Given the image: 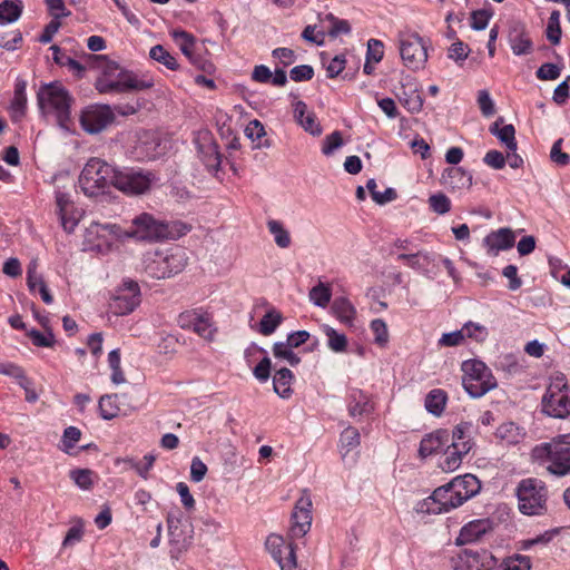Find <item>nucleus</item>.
Segmentation results:
<instances>
[{"label": "nucleus", "mask_w": 570, "mask_h": 570, "mask_svg": "<svg viewBox=\"0 0 570 570\" xmlns=\"http://www.w3.org/2000/svg\"><path fill=\"white\" fill-rule=\"evenodd\" d=\"M189 226L181 222L156 219L149 213H141L132 218L128 228L121 227L122 237L142 242H158L178 238L189 232Z\"/></svg>", "instance_id": "f257e3e1"}, {"label": "nucleus", "mask_w": 570, "mask_h": 570, "mask_svg": "<svg viewBox=\"0 0 570 570\" xmlns=\"http://www.w3.org/2000/svg\"><path fill=\"white\" fill-rule=\"evenodd\" d=\"M481 489L480 481L473 474H464L454 478L449 483L439 487L429 498L436 507H430L433 513H444L462 505L466 500L474 497Z\"/></svg>", "instance_id": "f03ea898"}, {"label": "nucleus", "mask_w": 570, "mask_h": 570, "mask_svg": "<svg viewBox=\"0 0 570 570\" xmlns=\"http://www.w3.org/2000/svg\"><path fill=\"white\" fill-rule=\"evenodd\" d=\"M39 109L42 114L53 112L61 128L68 129L72 98L59 82L45 83L37 92Z\"/></svg>", "instance_id": "7ed1b4c3"}, {"label": "nucleus", "mask_w": 570, "mask_h": 570, "mask_svg": "<svg viewBox=\"0 0 570 570\" xmlns=\"http://www.w3.org/2000/svg\"><path fill=\"white\" fill-rule=\"evenodd\" d=\"M117 170L100 158H90L85 165L79 186L89 197L104 194L110 186H115Z\"/></svg>", "instance_id": "20e7f679"}, {"label": "nucleus", "mask_w": 570, "mask_h": 570, "mask_svg": "<svg viewBox=\"0 0 570 570\" xmlns=\"http://www.w3.org/2000/svg\"><path fill=\"white\" fill-rule=\"evenodd\" d=\"M534 460L548 463L547 469L556 475L570 472V435H562L532 450Z\"/></svg>", "instance_id": "39448f33"}, {"label": "nucleus", "mask_w": 570, "mask_h": 570, "mask_svg": "<svg viewBox=\"0 0 570 570\" xmlns=\"http://www.w3.org/2000/svg\"><path fill=\"white\" fill-rule=\"evenodd\" d=\"M462 384L466 393L476 399L497 387L498 383L491 370L479 360L462 363Z\"/></svg>", "instance_id": "423d86ee"}, {"label": "nucleus", "mask_w": 570, "mask_h": 570, "mask_svg": "<svg viewBox=\"0 0 570 570\" xmlns=\"http://www.w3.org/2000/svg\"><path fill=\"white\" fill-rule=\"evenodd\" d=\"M517 497L522 514L542 515L547 512L548 490L541 480L529 478L520 481Z\"/></svg>", "instance_id": "0eeeda50"}, {"label": "nucleus", "mask_w": 570, "mask_h": 570, "mask_svg": "<svg viewBox=\"0 0 570 570\" xmlns=\"http://www.w3.org/2000/svg\"><path fill=\"white\" fill-rule=\"evenodd\" d=\"M542 412L556 419L570 415V386L562 373H557L542 399Z\"/></svg>", "instance_id": "6e6552de"}, {"label": "nucleus", "mask_w": 570, "mask_h": 570, "mask_svg": "<svg viewBox=\"0 0 570 570\" xmlns=\"http://www.w3.org/2000/svg\"><path fill=\"white\" fill-rule=\"evenodd\" d=\"M399 49L404 66L413 71L423 69L428 61V49L416 32H400Z\"/></svg>", "instance_id": "1a4fd4ad"}, {"label": "nucleus", "mask_w": 570, "mask_h": 570, "mask_svg": "<svg viewBox=\"0 0 570 570\" xmlns=\"http://www.w3.org/2000/svg\"><path fill=\"white\" fill-rule=\"evenodd\" d=\"M114 181L117 189L126 194L139 195L149 190L156 181V176L151 171L126 168L117 170V178Z\"/></svg>", "instance_id": "9d476101"}, {"label": "nucleus", "mask_w": 570, "mask_h": 570, "mask_svg": "<svg viewBox=\"0 0 570 570\" xmlns=\"http://www.w3.org/2000/svg\"><path fill=\"white\" fill-rule=\"evenodd\" d=\"M453 570H492L497 559L488 550L464 549L450 560Z\"/></svg>", "instance_id": "9b49d317"}, {"label": "nucleus", "mask_w": 570, "mask_h": 570, "mask_svg": "<svg viewBox=\"0 0 570 570\" xmlns=\"http://www.w3.org/2000/svg\"><path fill=\"white\" fill-rule=\"evenodd\" d=\"M109 235L122 238L121 226L116 224H99L92 222L85 232V240L87 249L104 253L109 249Z\"/></svg>", "instance_id": "f8f14e48"}, {"label": "nucleus", "mask_w": 570, "mask_h": 570, "mask_svg": "<svg viewBox=\"0 0 570 570\" xmlns=\"http://www.w3.org/2000/svg\"><path fill=\"white\" fill-rule=\"evenodd\" d=\"M312 524V500L311 497L303 492L302 497L296 501L292 513L291 537L295 539L303 538L311 529Z\"/></svg>", "instance_id": "ddd939ff"}, {"label": "nucleus", "mask_w": 570, "mask_h": 570, "mask_svg": "<svg viewBox=\"0 0 570 570\" xmlns=\"http://www.w3.org/2000/svg\"><path fill=\"white\" fill-rule=\"evenodd\" d=\"M140 303V288L134 281H127L118 291L110 303V309L116 315H127L131 313Z\"/></svg>", "instance_id": "4468645a"}, {"label": "nucleus", "mask_w": 570, "mask_h": 570, "mask_svg": "<svg viewBox=\"0 0 570 570\" xmlns=\"http://www.w3.org/2000/svg\"><path fill=\"white\" fill-rule=\"evenodd\" d=\"M265 547L281 570H295L296 556L292 543H286L282 537L272 534L267 537Z\"/></svg>", "instance_id": "2eb2a0df"}, {"label": "nucleus", "mask_w": 570, "mask_h": 570, "mask_svg": "<svg viewBox=\"0 0 570 570\" xmlns=\"http://www.w3.org/2000/svg\"><path fill=\"white\" fill-rule=\"evenodd\" d=\"M178 325L184 330H193L200 337L212 341L216 333V327L208 314H202L194 311L184 312L178 316Z\"/></svg>", "instance_id": "dca6fc26"}, {"label": "nucleus", "mask_w": 570, "mask_h": 570, "mask_svg": "<svg viewBox=\"0 0 570 570\" xmlns=\"http://www.w3.org/2000/svg\"><path fill=\"white\" fill-rule=\"evenodd\" d=\"M115 119L108 105H98L86 110L80 118L82 128L89 134H98L107 128Z\"/></svg>", "instance_id": "f3484780"}, {"label": "nucleus", "mask_w": 570, "mask_h": 570, "mask_svg": "<svg viewBox=\"0 0 570 570\" xmlns=\"http://www.w3.org/2000/svg\"><path fill=\"white\" fill-rule=\"evenodd\" d=\"M167 524L169 542L173 546L171 553H180L187 550L193 541L191 525L171 514L167 518Z\"/></svg>", "instance_id": "a211bd4d"}, {"label": "nucleus", "mask_w": 570, "mask_h": 570, "mask_svg": "<svg viewBox=\"0 0 570 570\" xmlns=\"http://www.w3.org/2000/svg\"><path fill=\"white\" fill-rule=\"evenodd\" d=\"M508 42L515 56H525L533 50V43L524 23L518 20L509 21Z\"/></svg>", "instance_id": "6ab92c4d"}, {"label": "nucleus", "mask_w": 570, "mask_h": 570, "mask_svg": "<svg viewBox=\"0 0 570 570\" xmlns=\"http://www.w3.org/2000/svg\"><path fill=\"white\" fill-rule=\"evenodd\" d=\"M515 233L509 227H502L498 230L489 233L484 239L483 245L491 256H497L501 250L510 249L514 246Z\"/></svg>", "instance_id": "aec40b11"}, {"label": "nucleus", "mask_w": 570, "mask_h": 570, "mask_svg": "<svg viewBox=\"0 0 570 570\" xmlns=\"http://www.w3.org/2000/svg\"><path fill=\"white\" fill-rule=\"evenodd\" d=\"M198 153L208 171L218 177L220 154L209 135L205 134L198 139Z\"/></svg>", "instance_id": "412c9836"}, {"label": "nucleus", "mask_w": 570, "mask_h": 570, "mask_svg": "<svg viewBox=\"0 0 570 570\" xmlns=\"http://www.w3.org/2000/svg\"><path fill=\"white\" fill-rule=\"evenodd\" d=\"M450 442V432L445 429H439L426 434L420 442L419 454L428 458L444 451Z\"/></svg>", "instance_id": "4be33fe9"}, {"label": "nucleus", "mask_w": 570, "mask_h": 570, "mask_svg": "<svg viewBox=\"0 0 570 570\" xmlns=\"http://www.w3.org/2000/svg\"><path fill=\"white\" fill-rule=\"evenodd\" d=\"M293 116L295 121L309 135L317 137L322 134L323 129L316 115L308 110L304 101L297 100L293 104Z\"/></svg>", "instance_id": "5701e85b"}, {"label": "nucleus", "mask_w": 570, "mask_h": 570, "mask_svg": "<svg viewBox=\"0 0 570 570\" xmlns=\"http://www.w3.org/2000/svg\"><path fill=\"white\" fill-rule=\"evenodd\" d=\"M252 79L261 83H271L275 87H284L287 83V75L283 68L276 67L274 72H272L265 65L254 67Z\"/></svg>", "instance_id": "b1692460"}, {"label": "nucleus", "mask_w": 570, "mask_h": 570, "mask_svg": "<svg viewBox=\"0 0 570 570\" xmlns=\"http://www.w3.org/2000/svg\"><path fill=\"white\" fill-rule=\"evenodd\" d=\"M374 410L368 396L361 390H352L348 394L347 411L352 417L368 416Z\"/></svg>", "instance_id": "393cba45"}, {"label": "nucleus", "mask_w": 570, "mask_h": 570, "mask_svg": "<svg viewBox=\"0 0 570 570\" xmlns=\"http://www.w3.org/2000/svg\"><path fill=\"white\" fill-rule=\"evenodd\" d=\"M469 453V446L465 444H449L445 446L444 459L440 463L443 471H455L462 463L463 458Z\"/></svg>", "instance_id": "a878e982"}, {"label": "nucleus", "mask_w": 570, "mask_h": 570, "mask_svg": "<svg viewBox=\"0 0 570 570\" xmlns=\"http://www.w3.org/2000/svg\"><path fill=\"white\" fill-rule=\"evenodd\" d=\"M503 117H499L489 128V131L495 136L508 150H517L515 129L513 125H503Z\"/></svg>", "instance_id": "bb28decb"}, {"label": "nucleus", "mask_w": 570, "mask_h": 570, "mask_svg": "<svg viewBox=\"0 0 570 570\" xmlns=\"http://www.w3.org/2000/svg\"><path fill=\"white\" fill-rule=\"evenodd\" d=\"M442 181L452 189L469 188L472 185V175L462 167H450L444 170Z\"/></svg>", "instance_id": "cd10ccee"}, {"label": "nucleus", "mask_w": 570, "mask_h": 570, "mask_svg": "<svg viewBox=\"0 0 570 570\" xmlns=\"http://www.w3.org/2000/svg\"><path fill=\"white\" fill-rule=\"evenodd\" d=\"M145 273L156 279L170 277L168 265L163 254H149L145 258Z\"/></svg>", "instance_id": "c85d7f7f"}, {"label": "nucleus", "mask_w": 570, "mask_h": 570, "mask_svg": "<svg viewBox=\"0 0 570 570\" xmlns=\"http://www.w3.org/2000/svg\"><path fill=\"white\" fill-rule=\"evenodd\" d=\"M294 376L289 368L277 370L273 377L274 392L282 399L287 400L293 394L292 381Z\"/></svg>", "instance_id": "c756f323"}, {"label": "nucleus", "mask_w": 570, "mask_h": 570, "mask_svg": "<svg viewBox=\"0 0 570 570\" xmlns=\"http://www.w3.org/2000/svg\"><path fill=\"white\" fill-rule=\"evenodd\" d=\"M489 529L490 521L488 519L473 520L461 529L458 540L461 543L475 541L487 533Z\"/></svg>", "instance_id": "7c9ffc66"}, {"label": "nucleus", "mask_w": 570, "mask_h": 570, "mask_svg": "<svg viewBox=\"0 0 570 570\" xmlns=\"http://www.w3.org/2000/svg\"><path fill=\"white\" fill-rule=\"evenodd\" d=\"M446 402V392L442 389H433L425 396L424 407L430 414L439 417L443 414Z\"/></svg>", "instance_id": "2f4dec72"}, {"label": "nucleus", "mask_w": 570, "mask_h": 570, "mask_svg": "<svg viewBox=\"0 0 570 570\" xmlns=\"http://www.w3.org/2000/svg\"><path fill=\"white\" fill-rule=\"evenodd\" d=\"M119 92L139 91L153 86L151 81L140 80L132 72L119 70L117 73Z\"/></svg>", "instance_id": "473e14b6"}, {"label": "nucleus", "mask_w": 570, "mask_h": 570, "mask_svg": "<svg viewBox=\"0 0 570 570\" xmlns=\"http://www.w3.org/2000/svg\"><path fill=\"white\" fill-rule=\"evenodd\" d=\"M332 311L341 323L352 326L356 309L346 297H336L332 304Z\"/></svg>", "instance_id": "72a5a7b5"}, {"label": "nucleus", "mask_w": 570, "mask_h": 570, "mask_svg": "<svg viewBox=\"0 0 570 570\" xmlns=\"http://www.w3.org/2000/svg\"><path fill=\"white\" fill-rule=\"evenodd\" d=\"M472 424L469 422H461L452 432H450L449 444H465L469 446V452L472 450L474 443L471 438Z\"/></svg>", "instance_id": "f704fd0d"}, {"label": "nucleus", "mask_w": 570, "mask_h": 570, "mask_svg": "<svg viewBox=\"0 0 570 570\" xmlns=\"http://www.w3.org/2000/svg\"><path fill=\"white\" fill-rule=\"evenodd\" d=\"M267 228L274 236V242L279 248H288L291 246L289 232L284 227L283 223L276 219L267 222Z\"/></svg>", "instance_id": "c9c22d12"}, {"label": "nucleus", "mask_w": 570, "mask_h": 570, "mask_svg": "<svg viewBox=\"0 0 570 570\" xmlns=\"http://www.w3.org/2000/svg\"><path fill=\"white\" fill-rule=\"evenodd\" d=\"M282 321V314L277 309L271 308L258 323V332L265 336H268L276 331Z\"/></svg>", "instance_id": "e433bc0d"}, {"label": "nucleus", "mask_w": 570, "mask_h": 570, "mask_svg": "<svg viewBox=\"0 0 570 570\" xmlns=\"http://www.w3.org/2000/svg\"><path fill=\"white\" fill-rule=\"evenodd\" d=\"M308 297L314 305L322 308L326 307L332 297L330 285L320 282L317 285L311 288Z\"/></svg>", "instance_id": "4c0bfd02"}, {"label": "nucleus", "mask_w": 570, "mask_h": 570, "mask_svg": "<svg viewBox=\"0 0 570 570\" xmlns=\"http://www.w3.org/2000/svg\"><path fill=\"white\" fill-rule=\"evenodd\" d=\"M21 6L12 0H4L0 3V24L11 23L18 20L21 14Z\"/></svg>", "instance_id": "58836bf2"}, {"label": "nucleus", "mask_w": 570, "mask_h": 570, "mask_svg": "<svg viewBox=\"0 0 570 570\" xmlns=\"http://www.w3.org/2000/svg\"><path fill=\"white\" fill-rule=\"evenodd\" d=\"M173 37L179 46L181 52L193 62L197 61L194 58L195 40L194 37L186 31H174Z\"/></svg>", "instance_id": "ea45409f"}, {"label": "nucleus", "mask_w": 570, "mask_h": 570, "mask_svg": "<svg viewBox=\"0 0 570 570\" xmlns=\"http://www.w3.org/2000/svg\"><path fill=\"white\" fill-rule=\"evenodd\" d=\"M149 56L155 61L164 65L170 70H177L178 63L174 56H171L170 52H168L161 45L154 46L150 51Z\"/></svg>", "instance_id": "a19ab883"}, {"label": "nucleus", "mask_w": 570, "mask_h": 570, "mask_svg": "<svg viewBox=\"0 0 570 570\" xmlns=\"http://www.w3.org/2000/svg\"><path fill=\"white\" fill-rule=\"evenodd\" d=\"M497 438L507 443H518L521 438L520 428L513 422H505L498 426L495 432Z\"/></svg>", "instance_id": "79ce46f5"}, {"label": "nucleus", "mask_w": 570, "mask_h": 570, "mask_svg": "<svg viewBox=\"0 0 570 570\" xmlns=\"http://www.w3.org/2000/svg\"><path fill=\"white\" fill-rule=\"evenodd\" d=\"M397 261L406 262L411 268L416 271H423L431 262V258L428 253L417 252L413 254H400L397 255Z\"/></svg>", "instance_id": "37998d69"}, {"label": "nucleus", "mask_w": 570, "mask_h": 570, "mask_svg": "<svg viewBox=\"0 0 570 570\" xmlns=\"http://www.w3.org/2000/svg\"><path fill=\"white\" fill-rule=\"evenodd\" d=\"M325 335L327 336V346L335 353H342L346 351L347 338L344 334L338 333L331 326H325Z\"/></svg>", "instance_id": "c03bdc74"}, {"label": "nucleus", "mask_w": 570, "mask_h": 570, "mask_svg": "<svg viewBox=\"0 0 570 570\" xmlns=\"http://www.w3.org/2000/svg\"><path fill=\"white\" fill-rule=\"evenodd\" d=\"M323 21H327L330 23L327 33L332 38H336L340 35H348L351 32L348 21L338 19L333 13H327Z\"/></svg>", "instance_id": "a18cd8bd"}, {"label": "nucleus", "mask_w": 570, "mask_h": 570, "mask_svg": "<svg viewBox=\"0 0 570 570\" xmlns=\"http://www.w3.org/2000/svg\"><path fill=\"white\" fill-rule=\"evenodd\" d=\"M168 265L170 276L181 272L187 265V256L183 249H176L168 255H164Z\"/></svg>", "instance_id": "49530a36"}, {"label": "nucleus", "mask_w": 570, "mask_h": 570, "mask_svg": "<svg viewBox=\"0 0 570 570\" xmlns=\"http://www.w3.org/2000/svg\"><path fill=\"white\" fill-rule=\"evenodd\" d=\"M117 395H104L99 400V412L104 420H111L119 413V407L116 403Z\"/></svg>", "instance_id": "de8ad7c7"}, {"label": "nucleus", "mask_w": 570, "mask_h": 570, "mask_svg": "<svg viewBox=\"0 0 570 570\" xmlns=\"http://www.w3.org/2000/svg\"><path fill=\"white\" fill-rule=\"evenodd\" d=\"M293 348L285 342H277L273 345V354L276 358L287 361L291 366H296L301 358L293 352Z\"/></svg>", "instance_id": "09e8293b"}, {"label": "nucleus", "mask_w": 570, "mask_h": 570, "mask_svg": "<svg viewBox=\"0 0 570 570\" xmlns=\"http://www.w3.org/2000/svg\"><path fill=\"white\" fill-rule=\"evenodd\" d=\"M266 136L265 128L258 119L252 120V149L269 148L272 142L269 139L262 140Z\"/></svg>", "instance_id": "8fccbe9b"}, {"label": "nucleus", "mask_w": 570, "mask_h": 570, "mask_svg": "<svg viewBox=\"0 0 570 570\" xmlns=\"http://www.w3.org/2000/svg\"><path fill=\"white\" fill-rule=\"evenodd\" d=\"M370 328L374 334V343L381 347L386 346L390 338L386 323L381 318H375L371 322Z\"/></svg>", "instance_id": "3c124183"}, {"label": "nucleus", "mask_w": 570, "mask_h": 570, "mask_svg": "<svg viewBox=\"0 0 570 570\" xmlns=\"http://www.w3.org/2000/svg\"><path fill=\"white\" fill-rule=\"evenodd\" d=\"M547 38L552 45H558L561 39L560 12L553 10L547 26Z\"/></svg>", "instance_id": "603ef678"}, {"label": "nucleus", "mask_w": 570, "mask_h": 570, "mask_svg": "<svg viewBox=\"0 0 570 570\" xmlns=\"http://www.w3.org/2000/svg\"><path fill=\"white\" fill-rule=\"evenodd\" d=\"M50 50H52V52H53V60L56 63L61 65V66H68L71 70L76 71L79 76L83 72V70H85L83 66L80 62H78L77 60H75L73 58L65 56L61 52V49L57 45L51 46Z\"/></svg>", "instance_id": "864d4df0"}, {"label": "nucleus", "mask_w": 570, "mask_h": 570, "mask_svg": "<svg viewBox=\"0 0 570 570\" xmlns=\"http://www.w3.org/2000/svg\"><path fill=\"white\" fill-rule=\"evenodd\" d=\"M360 440L361 436L358 430L353 426H347L341 433V448L344 449L346 452H350L351 450L360 445Z\"/></svg>", "instance_id": "5fc2aeb1"}, {"label": "nucleus", "mask_w": 570, "mask_h": 570, "mask_svg": "<svg viewBox=\"0 0 570 570\" xmlns=\"http://www.w3.org/2000/svg\"><path fill=\"white\" fill-rule=\"evenodd\" d=\"M92 474L89 469H75L69 472L70 479L82 490L92 488Z\"/></svg>", "instance_id": "6e6d98bb"}, {"label": "nucleus", "mask_w": 570, "mask_h": 570, "mask_svg": "<svg viewBox=\"0 0 570 570\" xmlns=\"http://www.w3.org/2000/svg\"><path fill=\"white\" fill-rule=\"evenodd\" d=\"M470 48L463 41L453 42L448 49V57L455 61L459 66H462L463 61L468 58L470 53Z\"/></svg>", "instance_id": "4d7b16f0"}, {"label": "nucleus", "mask_w": 570, "mask_h": 570, "mask_svg": "<svg viewBox=\"0 0 570 570\" xmlns=\"http://www.w3.org/2000/svg\"><path fill=\"white\" fill-rule=\"evenodd\" d=\"M492 16L493 12L490 9H479L472 11L471 28L476 31L484 30L488 27V23Z\"/></svg>", "instance_id": "13d9d810"}, {"label": "nucleus", "mask_w": 570, "mask_h": 570, "mask_svg": "<svg viewBox=\"0 0 570 570\" xmlns=\"http://www.w3.org/2000/svg\"><path fill=\"white\" fill-rule=\"evenodd\" d=\"M429 204L432 210L440 215L446 214L451 209V202L449 197L442 193L431 195Z\"/></svg>", "instance_id": "bf43d9fd"}, {"label": "nucleus", "mask_w": 570, "mask_h": 570, "mask_svg": "<svg viewBox=\"0 0 570 570\" xmlns=\"http://www.w3.org/2000/svg\"><path fill=\"white\" fill-rule=\"evenodd\" d=\"M343 145L342 134L340 131H334L331 135L326 136L323 146L322 153L325 156L332 155L336 149H338Z\"/></svg>", "instance_id": "052dcab7"}, {"label": "nucleus", "mask_w": 570, "mask_h": 570, "mask_svg": "<svg viewBox=\"0 0 570 570\" xmlns=\"http://www.w3.org/2000/svg\"><path fill=\"white\" fill-rule=\"evenodd\" d=\"M272 56L278 60V63L282 65L283 69L294 63L297 59L294 50L285 47L274 49L272 51Z\"/></svg>", "instance_id": "680f3d73"}, {"label": "nucleus", "mask_w": 570, "mask_h": 570, "mask_svg": "<svg viewBox=\"0 0 570 570\" xmlns=\"http://www.w3.org/2000/svg\"><path fill=\"white\" fill-rule=\"evenodd\" d=\"M289 77L293 81H308L314 77V69L309 65H299L291 69Z\"/></svg>", "instance_id": "e2e57ef3"}, {"label": "nucleus", "mask_w": 570, "mask_h": 570, "mask_svg": "<svg viewBox=\"0 0 570 570\" xmlns=\"http://www.w3.org/2000/svg\"><path fill=\"white\" fill-rule=\"evenodd\" d=\"M384 46L381 40L370 39L367 41L366 59L372 60L374 63L380 62L384 56Z\"/></svg>", "instance_id": "0e129e2a"}, {"label": "nucleus", "mask_w": 570, "mask_h": 570, "mask_svg": "<svg viewBox=\"0 0 570 570\" xmlns=\"http://www.w3.org/2000/svg\"><path fill=\"white\" fill-rule=\"evenodd\" d=\"M81 432L76 426H69L65 430L62 435V445L66 453H70V450L80 440Z\"/></svg>", "instance_id": "69168bd1"}, {"label": "nucleus", "mask_w": 570, "mask_h": 570, "mask_svg": "<svg viewBox=\"0 0 570 570\" xmlns=\"http://www.w3.org/2000/svg\"><path fill=\"white\" fill-rule=\"evenodd\" d=\"M27 109V95H14L11 102V116L13 121H19L24 115Z\"/></svg>", "instance_id": "338daca9"}, {"label": "nucleus", "mask_w": 570, "mask_h": 570, "mask_svg": "<svg viewBox=\"0 0 570 570\" xmlns=\"http://www.w3.org/2000/svg\"><path fill=\"white\" fill-rule=\"evenodd\" d=\"M139 155L142 157L151 160L159 157L163 153V148L159 142H156L155 140L150 142H142L138 148Z\"/></svg>", "instance_id": "774afa93"}]
</instances>
